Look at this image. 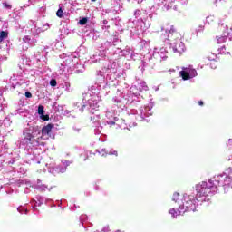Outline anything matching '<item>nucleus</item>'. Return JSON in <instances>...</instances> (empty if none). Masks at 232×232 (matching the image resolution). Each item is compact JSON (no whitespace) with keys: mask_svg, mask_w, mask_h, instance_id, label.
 <instances>
[{"mask_svg":"<svg viewBox=\"0 0 232 232\" xmlns=\"http://www.w3.org/2000/svg\"><path fill=\"white\" fill-rule=\"evenodd\" d=\"M53 128V124L49 123L46 126L42 128V133L43 135H50L52 133V130Z\"/></svg>","mask_w":232,"mask_h":232,"instance_id":"39448f33","label":"nucleus"},{"mask_svg":"<svg viewBox=\"0 0 232 232\" xmlns=\"http://www.w3.org/2000/svg\"><path fill=\"white\" fill-rule=\"evenodd\" d=\"M0 37L4 38V39H8V32L6 31H1L0 32Z\"/></svg>","mask_w":232,"mask_h":232,"instance_id":"9d476101","label":"nucleus"},{"mask_svg":"<svg viewBox=\"0 0 232 232\" xmlns=\"http://www.w3.org/2000/svg\"><path fill=\"white\" fill-rule=\"evenodd\" d=\"M175 197H179V193L174 194V198Z\"/></svg>","mask_w":232,"mask_h":232,"instance_id":"a878e982","label":"nucleus"},{"mask_svg":"<svg viewBox=\"0 0 232 232\" xmlns=\"http://www.w3.org/2000/svg\"><path fill=\"white\" fill-rule=\"evenodd\" d=\"M180 77L183 79V81H189L191 79V76H189V72L188 71V68H183L182 71L179 72Z\"/></svg>","mask_w":232,"mask_h":232,"instance_id":"20e7f679","label":"nucleus"},{"mask_svg":"<svg viewBox=\"0 0 232 232\" xmlns=\"http://www.w3.org/2000/svg\"><path fill=\"white\" fill-rule=\"evenodd\" d=\"M198 104L199 106H204V102L198 101Z\"/></svg>","mask_w":232,"mask_h":232,"instance_id":"4be33fe9","label":"nucleus"},{"mask_svg":"<svg viewBox=\"0 0 232 232\" xmlns=\"http://www.w3.org/2000/svg\"><path fill=\"white\" fill-rule=\"evenodd\" d=\"M110 155H115L117 157L118 152H117V150H114L113 153H110Z\"/></svg>","mask_w":232,"mask_h":232,"instance_id":"5701e85b","label":"nucleus"},{"mask_svg":"<svg viewBox=\"0 0 232 232\" xmlns=\"http://www.w3.org/2000/svg\"><path fill=\"white\" fill-rule=\"evenodd\" d=\"M225 50H226V45L221 46L219 48L220 53L223 54V55H226L227 53H229V51L225 52Z\"/></svg>","mask_w":232,"mask_h":232,"instance_id":"9b49d317","label":"nucleus"},{"mask_svg":"<svg viewBox=\"0 0 232 232\" xmlns=\"http://www.w3.org/2000/svg\"><path fill=\"white\" fill-rule=\"evenodd\" d=\"M79 23H80V24H81L82 26H84V24H86V23H88V18L83 17V18H82V19L79 21Z\"/></svg>","mask_w":232,"mask_h":232,"instance_id":"2eb2a0df","label":"nucleus"},{"mask_svg":"<svg viewBox=\"0 0 232 232\" xmlns=\"http://www.w3.org/2000/svg\"><path fill=\"white\" fill-rule=\"evenodd\" d=\"M215 189H217V185L213 184L212 179L208 180V182L202 181L196 186V197H208V195H211L212 191H215Z\"/></svg>","mask_w":232,"mask_h":232,"instance_id":"f03ea898","label":"nucleus"},{"mask_svg":"<svg viewBox=\"0 0 232 232\" xmlns=\"http://www.w3.org/2000/svg\"><path fill=\"white\" fill-rule=\"evenodd\" d=\"M38 113L39 115H44V107L43 105L38 107Z\"/></svg>","mask_w":232,"mask_h":232,"instance_id":"4468645a","label":"nucleus"},{"mask_svg":"<svg viewBox=\"0 0 232 232\" xmlns=\"http://www.w3.org/2000/svg\"><path fill=\"white\" fill-rule=\"evenodd\" d=\"M213 21H215V16H208L207 17V23H208V24H211V23H213Z\"/></svg>","mask_w":232,"mask_h":232,"instance_id":"dca6fc26","label":"nucleus"},{"mask_svg":"<svg viewBox=\"0 0 232 232\" xmlns=\"http://www.w3.org/2000/svg\"><path fill=\"white\" fill-rule=\"evenodd\" d=\"M197 206L195 196L185 195L183 196L181 203L179 201V213L182 215V213H186V211H197Z\"/></svg>","mask_w":232,"mask_h":232,"instance_id":"f257e3e1","label":"nucleus"},{"mask_svg":"<svg viewBox=\"0 0 232 232\" xmlns=\"http://www.w3.org/2000/svg\"><path fill=\"white\" fill-rule=\"evenodd\" d=\"M25 97H27V99H32V92H25Z\"/></svg>","mask_w":232,"mask_h":232,"instance_id":"aec40b11","label":"nucleus"},{"mask_svg":"<svg viewBox=\"0 0 232 232\" xmlns=\"http://www.w3.org/2000/svg\"><path fill=\"white\" fill-rule=\"evenodd\" d=\"M42 119H43V121H50V116L42 114Z\"/></svg>","mask_w":232,"mask_h":232,"instance_id":"6ab92c4d","label":"nucleus"},{"mask_svg":"<svg viewBox=\"0 0 232 232\" xmlns=\"http://www.w3.org/2000/svg\"><path fill=\"white\" fill-rule=\"evenodd\" d=\"M187 70L188 72V75L190 76V79H193V77H197V70L191 68V67H187Z\"/></svg>","mask_w":232,"mask_h":232,"instance_id":"423d86ee","label":"nucleus"},{"mask_svg":"<svg viewBox=\"0 0 232 232\" xmlns=\"http://www.w3.org/2000/svg\"><path fill=\"white\" fill-rule=\"evenodd\" d=\"M169 3H175V0H165V5H169Z\"/></svg>","mask_w":232,"mask_h":232,"instance_id":"412c9836","label":"nucleus"},{"mask_svg":"<svg viewBox=\"0 0 232 232\" xmlns=\"http://www.w3.org/2000/svg\"><path fill=\"white\" fill-rule=\"evenodd\" d=\"M229 37H232V27L230 28V31L228 32Z\"/></svg>","mask_w":232,"mask_h":232,"instance_id":"b1692460","label":"nucleus"},{"mask_svg":"<svg viewBox=\"0 0 232 232\" xmlns=\"http://www.w3.org/2000/svg\"><path fill=\"white\" fill-rule=\"evenodd\" d=\"M177 209L179 211V201H178V206L176 207V208H171L169 210L170 215H172V218H177Z\"/></svg>","mask_w":232,"mask_h":232,"instance_id":"0eeeda50","label":"nucleus"},{"mask_svg":"<svg viewBox=\"0 0 232 232\" xmlns=\"http://www.w3.org/2000/svg\"><path fill=\"white\" fill-rule=\"evenodd\" d=\"M91 1H92V3H95V1H97V0H91Z\"/></svg>","mask_w":232,"mask_h":232,"instance_id":"bb28decb","label":"nucleus"},{"mask_svg":"<svg viewBox=\"0 0 232 232\" xmlns=\"http://www.w3.org/2000/svg\"><path fill=\"white\" fill-rule=\"evenodd\" d=\"M2 41H5V38H3L2 36H0V43H1Z\"/></svg>","mask_w":232,"mask_h":232,"instance_id":"393cba45","label":"nucleus"},{"mask_svg":"<svg viewBox=\"0 0 232 232\" xmlns=\"http://www.w3.org/2000/svg\"><path fill=\"white\" fill-rule=\"evenodd\" d=\"M50 85L53 86V87L57 86V80L56 79H52L50 81Z\"/></svg>","mask_w":232,"mask_h":232,"instance_id":"f3484780","label":"nucleus"},{"mask_svg":"<svg viewBox=\"0 0 232 232\" xmlns=\"http://www.w3.org/2000/svg\"><path fill=\"white\" fill-rule=\"evenodd\" d=\"M196 30L197 32H204V24H199Z\"/></svg>","mask_w":232,"mask_h":232,"instance_id":"a211bd4d","label":"nucleus"},{"mask_svg":"<svg viewBox=\"0 0 232 232\" xmlns=\"http://www.w3.org/2000/svg\"><path fill=\"white\" fill-rule=\"evenodd\" d=\"M227 37L226 36H218L217 37V43L218 44H223V43H226Z\"/></svg>","mask_w":232,"mask_h":232,"instance_id":"6e6552de","label":"nucleus"},{"mask_svg":"<svg viewBox=\"0 0 232 232\" xmlns=\"http://www.w3.org/2000/svg\"><path fill=\"white\" fill-rule=\"evenodd\" d=\"M4 8H6L7 10H12V5H10L8 2L3 3Z\"/></svg>","mask_w":232,"mask_h":232,"instance_id":"ddd939ff","label":"nucleus"},{"mask_svg":"<svg viewBox=\"0 0 232 232\" xmlns=\"http://www.w3.org/2000/svg\"><path fill=\"white\" fill-rule=\"evenodd\" d=\"M180 38V33L177 31L175 27H171L168 33V41H177V39Z\"/></svg>","mask_w":232,"mask_h":232,"instance_id":"7ed1b4c3","label":"nucleus"},{"mask_svg":"<svg viewBox=\"0 0 232 232\" xmlns=\"http://www.w3.org/2000/svg\"><path fill=\"white\" fill-rule=\"evenodd\" d=\"M25 140H27V142H32V139H34V135L27 133L24 137Z\"/></svg>","mask_w":232,"mask_h":232,"instance_id":"f8f14e48","label":"nucleus"},{"mask_svg":"<svg viewBox=\"0 0 232 232\" xmlns=\"http://www.w3.org/2000/svg\"><path fill=\"white\" fill-rule=\"evenodd\" d=\"M57 17H63L64 15V12L63 11V8H59L58 11L56 12Z\"/></svg>","mask_w":232,"mask_h":232,"instance_id":"1a4fd4ad","label":"nucleus"}]
</instances>
